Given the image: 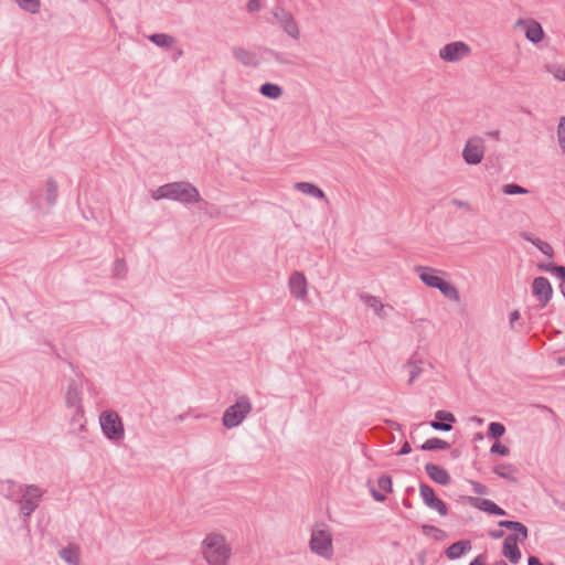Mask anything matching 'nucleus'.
Wrapping results in <instances>:
<instances>
[{
    "label": "nucleus",
    "instance_id": "1",
    "mask_svg": "<svg viewBox=\"0 0 565 565\" xmlns=\"http://www.w3.org/2000/svg\"><path fill=\"white\" fill-rule=\"evenodd\" d=\"M151 196L156 201L167 199L182 204H193L202 200L199 190L186 181L163 184L154 190Z\"/></svg>",
    "mask_w": 565,
    "mask_h": 565
},
{
    "label": "nucleus",
    "instance_id": "2",
    "mask_svg": "<svg viewBox=\"0 0 565 565\" xmlns=\"http://www.w3.org/2000/svg\"><path fill=\"white\" fill-rule=\"evenodd\" d=\"M202 553L210 565H227L232 548L224 535L210 533L202 542Z\"/></svg>",
    "mask_w": 565,
    "mask_h": 565
},
{
    "label": "nucleus",
    "instance_id": "3",
    "mask_svg": "<svg viewBox=\"0 0 565 565\" xmlns=\"http://www.w3.org/2000/svg\"><path fill=\"white\" fill-rule=\"evenodd\" d=\"M420 280L428 287L438 289L446 298L454 301L460 300L458 289L437 275V270L431 267L417 266L415 268Z\"/></svg>",
    "mask_w": 565,
    "mask_h": 565
},
{
    "label": "nucleus",
    "instance_id": "4",
    "mask_svg": "<svg viewBox=\"0 0 565 565\" xmlns=\"http://www.w3.org/2000/svg\"><path fill=\"white\" fill-rule=\"evenodd\" d=\"M252 403L248 396H238L235 404L227 407L223 413V425L228 429L237 427L248 416V414L252 412Z\"/></svg>",
    "mask_w": 565,
    "mask_h": 565
},
{
    "label": "nucleus",
    "instance_id": "5",
    "mask_svg": "<svg viewBox=\"0 0 565 565\" xmlns=\"http://www.w3.org/2000/svg\"><path fill=\"white\" fill-rule=\"evenodd\" d=\"M273 19L270 23H276L279 28L292 40L298 41L300 39L299 25L290 11L285 9L280 4L274 6L271 9Z\"/></svg>",
    "mask_w": 565,
    "mask_h": 565
},
{
    "label": "nucleus",
    "instance_id": "6",
    "mask_svg": "<svg viewBox=\"0 0 565 565\" xmlns=\"http://www.w3.org/2000/svg\"><path fill=\"white\" fill-rule=\"evenodd\" d=\"M103 434L113 441L121 440L125 428L120 416L115 411H104L99 416Z\"/></svg>",
    "mask_w": 565,
    "mask_h": 565
},
{
    "label": "nucleus",
    "instance_id": "7",
    "mask_svg": "<svg viewBox=\"0 0 565 565\" xmlns=\"http://www.w3.org/2000/svg\"><path fill=\"white\" fill-rule=\"evenodd\" d=\"M310 550L312 553L324 558L332 556V536L327 530H312L310 537Z\"/></svg>",
    "mask_w": 565,
    "mask_h": 565
},
{
    "label": "nucleus",
    "instance_id": "8",
    "mask_svg": "<svg viewBox=\"0 0 565 565\" xmlns=\"http://www.w3.org/2000/svg\"><path fill=\"white\" fill-rule=\"evenodd\" d=\"M42 495L43 492L38 486H25L22 498L19 501L20 512L25 518H29L39 507Z\"/></svg>",
    "mask_w": 565,
    "mask_h": 565
},
{
    "label": "nucleus",
    "instance_id": "9",
    "mask_svg": "<svg viewBox=\"0 0 565 565\" xmlns=\"http://www.w3.org/2000/svg\"><path fill=\"white\" fill-rule=\"evenodd\" d=\"M83 387L82 384L71 379L67 383L66 392H65V405L67 408L77 409V414L84 413V407L82 403Z\"/></svg>",
    "mask_w": 565,
    "mask_h": 565
},
{
    "label": "nucleus",
    "instance_id": "10",
    "mask_svg": "<svg viewBox=\"0 0 565 565\" xmlns=\"http://www.w3.org/2000/svg\"><path fill=\"white\" fill-rule=\"evenodd\" d=\"M419 493H420V497H422L424 503L429 509L436 510L443 516L447 515L448 508H447L446 503L436 495L435 490L430 486H428L424 482H420L419 483Z\"/></svg>",
    "mask_w": 565,
    "mask_h": 565
},
{
    "label": "nucleus",
    "instance_id": "11",
    "mask_svg": "<svg viewBox=\"0 0 565 565\" xmlns=\"http://www.w3.org/2000/svg\"><path fill=\"white\" fill-rule=\"evenodd\" d=\"M470 53V47L468 44L461 41L451 42L446 44L440 51L439 56L441 60L446 62H457L461 60L463 56Z\"/></svg>",
    "mask_w": 565,
    "mask_h": 565
},
{
    "label": "nucleus",
    "instance_id": "12",
    "mask_svg": "<svg viewBox=\"0 0 565 565\" xmlns=\"http://www.w3.org/2000/svg\"><path fill=\"white\" fill-rule=\"evenodd\" d=\"M484 156L483 143L480 138L470 139L463 150L462 158L467 164H478L482 161Z\"/></svg>",
    "mask_w": 565,
    "mask_h": 565
},
{
    "label": "nucleus",
    "instance_id": "13",
    "mask_svg": "<svg viewBox=\"0 0 565 565\" xmlns=\"http://www.w3.org/2000/svg\"><path fill=\"white\" fill-rule=\"evenodd\" d=\"M532 292L539 299L541 307H545L553 296L551 282L545 277H536L532 282Z\"/></svg>",
    "mask_w": 565,
    "mask_h": 565
},
{
    "label": "nucleus",
    "instance_id": "14",
    "mask_svg": "<svg viewBox=\"0 0 565 565\" xmlns=\"http://www.w3.org/2000/svg\"><path fill=\"white\" fill-rule=\"evenodd\" d=\"M288 286L290 294L300 300L306 299L308 282L306 276L301 271H295L289 277Z\"/></svg>",
    "mask_w": 565,
    "mask_h": 565
},
{
    "label": "nucleus",
    "instance_id": "15",
    "mask_svg": "<svg viewBox=\"0 0 565 565\" xmlns=\"http://www.w3.org/2000/svg\"><path fill=\"white\" fill-rule=\"evenodd\" d=\"M463 500L470 505L487 512L492 515H505L507 512L497 503L488 499H480L476 497H463Z\"/></svg>",
    "mask_w": 565,
    "mask_h": 565
},
{
    "label": "nucleus",
    "instance_id": "16",
    "mask_svg": "<svg viewBox=\"0 0 565 565\" xmlns=\"http://www.w3.org/2000/svg\"><path fill=\"white\" fill-rule=\"evenodd\" d=\"M519 536L516 534H509L503 541L502 554L512 564H516L521 558V551L518 546Z\"/></svg>",
    "mask_w": 565,
    "mask_h": 565
},
{
    "label": "nucleus",
    "instance_id": "17",
    "mask_svg": "<svg viewBox=\"0 0 565 565\" xmlns=\"http://www.w3.org/2000/svg\"><path fill=\"white\" fill-rule=\"evenodd\" d=\"M425 471L428 477L438 484L447 486L451 481V477L448 471L436 463H426Z\"/></svg>",
    "mask_w": 565,
    "mask_h": 565
},
{
    "label": "nucleus",
    "instance_id": "18",
    "mask_svg": "<svg viewBox=\"0 0 565 565\" xmlns=\"http://www.w3.org/2000/svg\"><path fill=\"white\" fill-rule=\"evenodd\" d=\"M232 53L233 56L245 66L256 67L259 64L256 54L244 47H233Z\"/></svg>",
    "mask_w": 565,
    "mask_h": 565
},
{
    "label": "nucleus",
    "instance_id": "19",
    "mask_svg": "<svg viewBox=\"0 0 565 565\" xmlns=\"http://www.w3.org/2000/svg\"><path fill=\"white\" fill-rule=\"evenodd\" d=\"M470 550L471 542L469 540H460L449 545L445 551V555L449 559H457L461 557L465 553L469 552Z\"/></svg>",
    "mask_w": 565,
    "mask_h": 565
},
{
    "label": "nucleus",
    "instance_id": "20",
    "mask_svg": "<svg viewBox=\"0 0 565 565\" xmlns=\"http://www.w3.org/2000/svg\"><path fill=\"white\" fill-rule=\"evenodd\" d=\"M492 471L502 479H505L510 482L516 483V473L519 472L518 468L511 463H499L495 465Z\"/></svg>",
    "mask_w": 565,
    "mask_h": 565
},
{
    "label": "nucleus",
    "instance_id": "21",
    "mask_svg": "<svg viewBox=\"0 0 565 565\" xmlns=\"http://www.w3.org/2000/svg\"><path fill=\"white\" fill-rule=\"evenodd\" d=\"M295 189L307 195H310L319 200H324L326 202H328L326 193L319 186L311 182H297L295 184Z\"/></svg>",
    "mask_w": 565,
    "mask_h": 565
},
{
    "label": "nucleus",
    "instance_id": "22",
    "mask_svg": "<svg viewBox=\"0 0 565 565\" xmlns=\"http://www.w3.org/2000/svg\"><path fill=\"white\" fill-rule=\"evenodd\" d=\"M60 557L70 565H79V548L77 545L70 544L58 552Z\"/></svg>",
    "mask_w": 565,
    "mask_h": 565
},
{
    "label": "nucleus",
    "instance_id": "23",
    "mask_svg": "<svg viewBox=\"0 0 565 565\" xmlns=\"http://www.w3.org/2000/svg\"><path fill=\"white\" fill-rule=\"evenodd\" d=\"M525 38L532 43L541 42L544 38V31L542 25L539 22L531 20L526 24Z\"/></svg>",
    "mask_w": 565,
    "mask_h": 565
},
{
    "label": "nucleus",
    "instance_id": "24",
    "mask_svg": "<svg viewBox=\"0 0 565 565\" xmlns=\"http://www.w3.org/2000/svg\"><path fill=\"white\" fill-rule=\"evenodd\" d=\"M520 235L524 241L532 243L544 255L548 257L553 256L554 250L548 243L543 242L537 237H533L532 234L529 232H522Z\"/></svg>",
    "mask_w": 565,
    "mask_h": 565
},
{
    "label": "nucleus",
    "instance_id": "25",
    "mask_svg": "<svg viewBox=\"0 0 565 565\" xmlns=\"http://www.w3.org/2000/svg\"><path fill=\"white\" fill-rule=\"evenodd\" d=\"M500 527L512 530L522 536L521 541H524L529 536L527 527L519 521L501 520L498 522Z\"/></svg>",
    "mask_w": 565,
    "mask_h": 565
},
{
    "label": "nucleus",
    "instance_id": "26",
    "mask_svg": "<svg viewBox=\"0 0 565 565\" xmlns=\"http://www.w3.org/2000/svg\"><path fill=\"white\" fill-rule=\"evenodd\" d=\"M282 87L274 83H264L259 87V93L270 99H278L282 95Z\"/></svg>",
    "mask_w": 565,
    "mask_h": 565
},
{
    "label": "nucleus",
    "instance_id": "27",
    "mask_svg": "<svg viewBox=\"0 0 565 565\" xmlns=\"http://www.w3.org/2000/svg\"><path fill=\"white\" fill-rule=\"evenodd\" d=\"M45 201L46 203L50 205V206H53L56 204L57 202V196H58V186H57V183L56 181L53 179V178H49L46 180V184H45Z\"/></svg>",
    "mask_w": 565,
    "mask_h": 565
},
{
    "label": "nucleus",
    "instance_id": "28",
    "mask_svg": "<svg viewBox=\"0 0 565 565\" xmlns=\"http://www.w3.org/2000/svg\"><path fill=\"white\" fill-rule=\"evenodd\" d=\"M360 299L370 308H372L379 317H384V306L375 296L361 294Z\"/></svg>",
    "mask_w": 565,
    "mask_h": 565
},
{
    "label": "nucleus",
    "instance_id": "29",
    "mask_svg": "<svg viewBox=\"0 0 565 565\" xmlns=\"http://www.w3.org/2000/svg\"><path fill=\"white\" fill-rule=\"evenodd\" d=\"M420 360H417L415 355H413L407 363L404 365V367L409 370V379L408 384L412 385L422 374L423 370L419 366L418 363H420Z\"/></svg>",
    "mask_w": 565,
    "mask_h": 565
},
{
    "label": "nucleus",
    "instance_id": "30",
    "mask_svg": "<svg viewBox=\"0 0 565 565\" xmlns=\"http://www.w3.org/2000/svg\"><path fill=\"white\" fill-rule=\"evenodd\" d=\"M450 447L449 443L437 437H433L427 439L422 446L420 449L425 451L438 450V449H448Z\"/></svg>",
    "mask_w": 565,
    "mask_h": 565
},
{
    "label": "nucleus",
    "instance_id": "31",
    "mask_svg": "<svg viewBox=\"0 0 565 565\" xmlns=\"http://www.w3.org/2000/svg\"><path fill=\"white\" fill-rule=\"evenodd\" d=\"M420 530H422L423 534H425L427 536H433V539L436 541H444L448 537L447 533L444 530H441L435 525L423 524L420 526Z\"/></svg>",
    "mask_w": 565,
    "mask_h": 565
},
{
    "label": "nucleus",
    "instance_id": "32",
    "mask_svg": "<svg viewBox=\"0 0 565 565\" xmlns=\"http://www.w3.org/2000/svg\"><path fill=\"white\" fill-rule=\"evenodd\" d=\"M149 40L159 47H169L175 43V39L166 33H154Z\"/></svg>",
    "mask_w": 565,
    "mask_h": 565
},
{
    "label": "nucleus",
    "instance_id": "33",
    "mask_svg": "<svg viewBox=\"0 0 565 565\" xmlns=\"http://www.w3.org/2000/svg\"><path fill=\"white\" fill-rule=\"evenodd\" d=\"M19 8L31 14H36L41 9V0H15Z\"/></svg>",
    "mask_w": 565,
    "mask_h": 565
},
{
    "label": "nucleus",
    "instance_id": "34",
    "mask_svg": "<svg viewBox=\"0 0 565 565\" xmlns=\"http://www.w3.org/2000/svg\"><path fill=\"white\" fill-rule=\"evenodd\" d=\"M85 420H84V413L77 414V409H74V414L71 417L70 426H71V433L78 434L85 428Z\"/></svg>",
    "mask_w": 565,
    "mask_h": 565
},
{
    "label": "nucleus",
    "instance_id": "35",
    "mask_svg": "<svg viewBox=\"0 0 565 565\" xmlns=\"http://www.w3.org/2000/svg\"><path fill=\"white\" fill-rule=\"evenodd\" d=\"M505 433V427L503 424L498 422H492L488 427V437L493 439H499Z\"/></svg>",
    "mask_w": 565,
    "mask_h": 565
},
{
    "label": "nucleus",
    "instance_id": "36",
    "mask_svg": "<svg viewBox=\"0 0 565 565\" xmlns=\"http://www.w3.org/2000/svg\"><path fill=\"white\" fill-rule=\"evenodd\" d=\"M127 270L128 269H127L125 259L124 258L116 259V262L114 263L113 276L118 279L125 278Z\"/></svg>",
    "mask_w": 565,
    "mask_h": 565
},
{
    "label": "nucleus",
    "instance_id": "37",
    "mask_svg": "<svg viewBox=\"0 0 565 565\" xmlns=\"http://www.w3.org/2000/svg\"><path fill=\"white\" fill-rule=\"evenodd\" d=\"M502 192L508 195H516V194H526V193H529V190L516 184V183H509V184H504L502 186Z\"/></svg>",
    "mask_w": 565,
    "mask_h": 565
},
{
    "label": "nucleus",
    "instance_id": "38",
    "mask_svg": "<svg viewBox=\"0 0 565 565\" xmlns=\"http://www.w3.org/2000/svg\"><path fill=\"white\" fill-rule=\"evenodd\" d=\"M545 70L553 74V76L558 81H565V67H562L557 64H546Z\"/></svg>",
    "mask_w": 565,
    "mask_h": 565
},
{
    "label": "nucleus",
    "instance_id": "39",
    "mask_svg": "<svg viewBox=\"0 0 565 565\" xmlns=\"http://www.w3.org/2000/svg\"><path fill=\"white\" fill-rule=\"evenodd\" d=\"M557 139L559 147L565 154V116L561 117L558 127H557Z\"/></svg>",
    "mask_w": 565,
    "mask_h": 565
},
{
    "label": "nucleus",
    "instance_id": "40",
    "mask_svg": "<svg viewBox=\"0 0 565 565\" xmlns=\"http://www.w3.org/2000/svg\"><path fill=\"white\" fill-rule=\"evenodd\" d=\"M379 488L384 492H392L393 482L392 478L387 475H382L377 480Z\"/></svg>",
    "mask_w": 565,
    "mask_h": 565
},
{
    "label": "nucleus",
    "instance_id": "41",
    "mask_svg": "<svg viewBox=\"0 0 565 565\" xmlns=\"http://www.w3.org/2000/svg\"><path fill=\"white\" fill-rule=\"evenodd\" d=\"M490 454L505 457L510 455V449L500 441H495L490 448Z\"/></svg>",
    "mask_w": 565,
    "mask_h": 565
},
{
    "label": "nucleus",
    "instance_id": "42",
    "mask_svg": "<svg viewBox=\"0 0 565 565\" xmlns=\"http://www.w3.org/2000/svg\"><path fill=\"white\" fill-rule=\"evenodd\" d=\"M435 418L440 422H444V424L450 425L456 422L454 414L447 411H437L435 414Z\"/></svg>",
    "mask_w": 565,
    "mask_h": 565
},
{
    "label": "nucleus",
    "instance_id": "43",
    "mask_svg": "<svg viewBox=\"0 0 565 565\" xmlns=\"http://www.w3.org/2000/svg\"><path fill=\"white\" fill-rule=\"evenodd\" d=\"M430 427L435 430L440 431H449L451 430L452 426L450 424H444V422H440L438 419H434L429 423Z\"/></svg>",
    "mask_w": 565,
    "mask_h": 565
},
{
    "label": "nucleus",
    "instance_id": "44",
    "mask_svg": "<svg viewBox=\"0 0 565 565\" xmlns=\"http://www.w3.org/2000/svg\"><path fill=\"white\" fill-rule=\"evenodd\" d=\"M270 55L273 56V58L279 63V64H290L291 62L287 58V55L282 52H277V51H270Z\"/></svg>",
    "mask_w": 565,
    "mask_h": 565
},
{
    "label": "nucleus",
    "instance_id": "45",
    "mask_svg": "<svg viewBox=\"0 0 565 565\" xmlns=\"http://www.w3.org/2000/svg\"><path fill=\"white\" fill-rule=\"evenodd\" d=\"M470 483L476 494L484 495L488 493V488L484 484L473 480H471Z\"/></svg>",
    "mask_w": 565,
    "mask_h": 565
},
{
    "label": "nucleus",
    "instance_id": "46",
    "mask_svg": "<svg viewBox=\"0 0 565 565\" xmlns=\"http://www.w3.org/2000/svg\"><path fill=\"white\" fill-rule=\"evenodd\" d=\"M6 483H7V487H8L7 492L4 493L6 498H9V499L12 498L15 494V490H14L15 488H19V491H22L23 487L22 486H17L11 480H8Z\"/></svg>",
    "mask_w": 565,
    "mask_h": 565
},
{
    "label": "nucleus",
    "instance_id": "47",
    "mask_svg": "<svg viewBox=\"0 0 565 565\" xmlns=\"http://www.w3.org/2000/svg\"><path fill=\"white\" fill-rule=\"evenodd\" d=\"M262 8V3L259 0H248L247 10L248 12H257Z\"/></svg>",
    "mask_w": 565,
    "mask_h": 565
},
{
    "label": "nucleus",
    "instance_id": "48",
    "mask_svg": "<svg viewBox=\"0 0 565 565\" xmlns=\"http://www.w3.org/2000/svg\"><path fill=\"white\" fill-rule=\"evenodd\" d=\"M553 274L565 282V266L557 265L553 267Z\"/></svg>",
    "mask_w": 565,
    "mask_h": 565
},
{
    "label": "nucleus",
    "instance_id": "49",
    "mask_svg": "<svg viewBox=\"0 0 565 565\" xmlns=\"http://www.w3.org/2000/svg\"><path fill=\"white\" fill-rule=\"evenodd\" d=\"M451 203H452L455 206L459 207V209H467V210H468V209H470V203H469V202H467V201H461V200H459V199H452V200H451Z\"/></svg>",
    "mask_w": 565,
    "mask_h": 565
},
{
    "label": "nucleus",
    "instance_id": "50",
    "mask_svg": "<svg viewBox=\"0 0 565 565\" xmlns=\"http://www.w3.org/2000/svg\"><path fill=\"white\" fill-rule=\"evenodd\" d=\"M520 319V312L519 310H514L509 316V323L511 328H514V323Z\"/></svg>",
    "mask_w": 565,
    "mask_h": 565
},
{
    "label": "nucleus",
    "instance_id": "51",
    "mask_svg": "<svg viewBox=\"0 0 565 565\" xmlns=\"http://www.w3.org/2000/svg\"><path fill=\"white\" fill-rule=\"evenodd\" d=\"M371 493H372L373 499L377 502H384L386 500V495L380 491H376L373 489L371 491Z\"/></svg>",
    "mask_w": 565,
    "mask_h": 565
},
{
    "label": "nucleus",
    "instance_id": "52",
    "mask_svg": "<svg viewBox=\"0 0 565 565\" xmlns=\"http://www.w3.org/2000/svg\"><path fill=\"white\" fill-rule=\"evenodd\" d=\"M411 451H412V447H411L409 443L405 441V443L402 445V447H401V449H399V451H398V455H407V454H409Z\"/></svg>",
    "mask_w": 565,
    "mask_h": 565
},
{
    "label": "nucleus",
    "instance_id": "53",
    "mask_svg": "<svg viewBox=\"0 0 565 565\" xmlns=\"http://www.w3.org/2000/svg\"><path fill=\"white\" fill-rule=\"evenodd\" d=\"M469 565H487L484 563V556L483 555H478L476 558H473Z\"/></svg>",
    "mask_w": 565,
    "mask_h": 565
},
{
    "label": "nucleus",
    "instance_id": "54",
    "mask_svg": "<svg viewBox=\"0 0 565 565\" xmlns=\"http://www.w3.org/2000/svg\"><path fill=\"white\" fill-rule=\"evenodd\" d=\"M554 266H557L556 264H541L539 267L545 271H548V273H552L553 274V267Z\"/></svg>",
    "mask_w": 565,
    "mask_h": 565
},
{
    "label": "nucleus",
    "instance_id": "55",
    "mask_svg": "<svg viewBox=\"0 0 565 565\" xmlns=\"http://www.w3.org/2000/svg\"><path fill=\"white\" fill-rule=\"evenodd\" d=\"M489 534L492 539H501L504 535V532L501 530H494L491 531Z\"/></svg>",
    "mask_w": 565,
    "mask_h": 565
},
{
    "label": "nucleus",
    "instance_id": "56",
    "mask_svg": "<svg viewBox=\"0 0 565 565\" xmlns=\"http://www.w3.org/2000/svg\"><path fill=\"white\" fill-rule=\"evenodd\" d=\"M489 135H490L492 138L498 139V138H499L500 132H499L498 130H495V131L489 132Z\"/></svg>",
    "mask_w": 565,
    "mask_h": 565
},
{
    "label": "nucleus",
    "instance_id": "57",
    "mask_svg": "<svg viewBox=\"0 0 565 565\" xmlns=\"http://www.w3.org/2000/svg\"><path fill=\"white\" fill-rule=\"evenodd\" d=\"M459 455H460V452L457 449L451 451V457L455 458V459L458 458Z\"/></svg>",
    "mask_w": 565,
    "mask_h": 565
},
{
    "label": "nucleus",
    "instance_id": "58",
    "mask_svg": "<svg viewBox=\"0 0 565 565\" xmlns=\"http://www.w3.org/2000/svg\"><path fill=\"white\" fill-rule=\"evenodd\" d=\"M475 439L481 440V439H483V435L481 433H477L475 435Z\"/></svg>",
    "mask_w": 565,
    "mask_h": 565
},
{
    "label": "nucleus",
    "instance_id": "59",
    "mask_svg": "<svg viewBox=\"0 0 565 565\" xmlns=\"http://www.w3.org/2000/svg\"><path fill=\"white\" fill-rule=\"evenodd\" d=\"M392 427H394L395 429H399L401 428L399 424H397L395 422H392Z\"/></svg>",
    "mask_w": 565,
    "mask_h": 565
},
{
    "label": "nucleus",
    "instance_id": "60",
    "mask_svg": "<svg viewBox=\"0 0 565 565\" xmlns=\"http://www.w3.org/2000/svg\"><path fill=\"white\" fill-rule=\"evenodd\" d=\"M494 565H508L504 561H499Z\"/></svg>",
    "mask_w": 565,
    "mask_h": 565
},
{
    "label": "nucleus",
    "instance_id": "61",
    "mask_svg": "<svg viewBox=\"0 0 565 565\" xmlns=\"http://www.w3.org/2000/svg\"><path fill=\"white\" fill-rule=\"evenodd\" d=\"M558 363H559V364H565V358H559V359H558Z\"/></svg>",
    "mask_w": 565,
    "mask_h": 565
},
{
    "label": "nucleus",
    "instance_id": "62",
    "mask_svg": "<svg viewBox=\"0 0 565 565\" xmlns=\"http://www.w3.org/2000/svg\"><path fill=\"white\" fill-rule=\"evenodd\" d=\"M561 288H562V294H563V296H564V298H565V287H564V286H561Z\"/></svg>",
    "mask_w": 565,
    "mask_h": 565
},
{
    "label": "nucleus",
    "instance_id": "63",
    "mask_svg": "<svg viewBox=\"0 0 565 565\" xmlns=\"http://www.w3.org/2000/svg\"><path fill=\"white\" fill-rule=\"evenodd\" d=\"M178 55H179V56H182V55H183V51H182V50H179V51H178Z\"/></svg>",
    "mask_w": 565,
    "mask_h": 565
}]
</instances>
